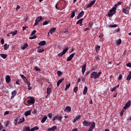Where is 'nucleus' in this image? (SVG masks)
Wrapping results in <instances>:
<instances>
[{"label": "nucleus", "instance_id": "obj_58", "mask_svg": "<svg viewBox=\"0 0 131 131\" xmlns=\"http://www.w3.org/2000/svg\"><path fill=\"white\" fill-rule=\"evenodd\" d=\"M90 73H91V71H88L85 73V75L88 76L89 74H90Z\"/></svg>", "mask_w": 131, "mask_h": 131}, {"label": "nucleus", "instance_id": "obj_15", "mask_svg": "<svg viewBox=\"0 0 131 131\" xmlns=\"http://www.w3.org/2000/svg\"><path fill=\"white\" fill-rule=\"evenodd\" d=\"M57 126L54 125L52 126V127H49L48 128V131H56V129H57Z\"/></svg>", "mask_w": 131, "mask_h": 131}, {"label": "nucleus", "instance_id": "obj_56", "mask_svg": "<svg viewBox=\"0 0 131 131\" xmlns=\"http://www.w3.org/2000/svg\"><path fill=\"white\" fill-rule=\"evenodd\" d=\"M116 88L114 87L113 88H112V89H111V92H114V91H116Z\"/></svg>", "mask_w": 131, "mask_h": 131}, {"label": "nucleus", "instance_id": "obj_38", "mask_svg": "<svg viewBox=\"0 0 131 131\" xmlns=\"http://www.w3.org/2000/svg\"><path fill=\"white\" fill-rule=\"evenodd\" d=\"M100 46L97 45L96 47H95V50L97 52V53H98V52H99V51H100Z\"/></svg>", "mask_w": 131, "mask_h": 131}, {"label": "nucleus", "instance_id": "obj_11", "mask_svg": "<svg viewBox=\"0 0 131 131\" xmlns=\"http://www.w3.org/2000/svg\"><path fill=\"white\" fill-rule=\"evenodd\" d=\"M83 15H84V11H81V12H80L78 15L77 19H80V18H82V17H83Z\"/></svg>", "mask_w": 131, "mask_h": 131}, {"label": "nucleus", "instance_id": "obj_62", "mask_svg": "<svg viewBox=\"0 0 131 131\" xmlns=\"http://www.w3.org/2000/svg\"><path fill=\"white\" fill-rule=\"evenodd\" d=\"M71 131H78V129L77 128H73Z\"/></svg>", "mask_w": 131, "mask_h": 131}, {"label": "nucleus", "instance_id": "obj_7", "mask_svg": "<svg viewBox=\"0 0 131 131\" xmlns=\"http://www.w3.org/2000/svg\"><path fill=\"white\" fill-rule=\"evenodd\" d=\"M67 51H68V48H66L64 50L62 51L61 53H59L58 56V57H62L63 55H65L66 53H67Z\"/></svg>", "mask_w": 131, "mask_h": 131}, {"label": "nucleus", "instance_id": "obj_47", "mask_svg": "<svg viewBox=\"0 0 131 131\" xmlns=\"http://www.w3.org/2000/svg\"><path fill=\"white\" fill-rule=\"evenodd\" d=\"M24 82L25 83H26V84H27V85H29H29H30V83L29 82V81H28V80L25 81Z\"/></svg>", "mask_w": 131, "mask_h": 131}, {"label": "nucleus", "instance_id": "obj_48", "mask_svg": "<svg viewBox=\"0 0 131 131\" xmlns=\"http://www.w3.org/2000/svg\"><path fill=\"white\" fill-rule=\"evenodd\" d=\"M17 122H18V118H16L14 120V123L15 125H17Z\"/></svg>", "mask_w": 131, "mask_h": 131}, {"label": "nucleus", "instance_id": "obj_18", "mask_svg": "<svg viewBox=\"0 0 131 131\" xmlns=\"http://www.w3.org/2000/svg\"><path fill=\"white\" fill-rule=\"evenodd\" d=\"M6 81L7 83H10V82H11V77L9 75H7L6 77Z\"/></svg>", "mask_w": 131, "mask_h": 131}, {"label": "nucleus", "instance_id": "obj_4", "mask_svg": "<svg viewBox=\"0 0 131 131\" xmlns=\"http://www.w3.org/2000/svg\"><path fill=\"white\" fill-rule=\"evenodd\" d=\"M27 103H28V104H30V105H33V104L35 103V99H34V98L33 97H31L30 99L27 101Z\"/></svg>", "mask_w": 131, "mask_h": 131}, {"label": "nucleus", "instance_id": "obj_2", "mask_svg": "<svg viewBox=\"0 0 131 131\" xmlns=\"http://www.w3.org/2000/svg\"><path fill=\"white\" fill-rule=\"evenodd\" d=\"M102 74V72H99L97 73V72H93L91 74L90 78L94 79H97V78H99L100 75Z\"/></svg>", "mask_w": 131, "mask_h": 131}, {"label": "nucleus", "instance_id": "obj_55", "mask_svg": "<svg viewBox=\"0 0 131 131\" xmlns=\"http://www.w3.org/2000/svg\"><path fill=\"white\" fill-rule=\"evenodd\" d=\"M122 78V75L120 74V75L119 76V77L118 78V79L119 80H120V79H121Z\"/></svg>", "mask_w": 131, "mask_h": 131}, {"label": "nucleus", "instance_id": "obj_32", "mask_svg": "<svg viewBox=\"0 0 131 131\" xmlns=\"http://www.w3.org/2000/svg\"><path fill=\"white\" fill-rule=\"evenodd\" d=\"M25 121V119H24V118H23L19 120V121L18 122V124H20L21 123H23V122H24Z\"/></svg>", "mask_w": 131, "mask_h": 131}, {"label": "nucleus", "instance_id": "obj_30", "mask_svg": "<svg viewBox=\"0 0 131 131\" xmlns=\"http://www.w3.org/2000/svg\"><path fill=\"white\" fill-rule=\"evenodd\" d=\"M46 43V41L45 40L41 41L39 43V46H45Z\"/></svg>", "mask_w": 131, "mask_h": 131}, {"label": "nucleus", "instance_id": "obj_45", "mask_svg": "<svg viewBox=\"0 0 131 131\" xmlns=\"http://www.w3.org/2000/svg\"><path fill=\"white\" fill-rule=\"evenodd\" d=\"M117 26H118L117 25H110L109 26V27H111L112 28H114L117 27Z\"/></svg>", "mask_w": 131, "mask_h": 131}, {"label": "nucleus", "instance_id": "obj_26", "mask_svg": "<svg viewBox=\"0 0 131 131\" xmlns=\"http://www.w3.org/2000/svg\"><path fill=\"white\" fill-rule=\"evenodd\" d=\"M86 93H88V87L85 86L83 92V95H86Z\"/></svg>", "mask_w": 131, "mask_h": 131}, {"label": "nucleus", "instance_id": "obj_17", "mask_svg": "<svg viewBox=\"0 0 131 131\" xmlns=\"http://www.w3.org/2000/svg\"><path fill=\"white\" fill-rule=\"evenodd\" d=\"M64 112L69 113L71 111V107L70 106H67L64 110Z\"/></svg>", "mask_w": 131, "mask_h": 131}, {"label": "nucleus", "instance_id": "obj_61", "mask_svg": "<svg viewBox=\"0 0 131 131\" xmlns=\"http://www.w3.org/2000/svg\"><path fill=\"white\" fill-rule=\"evenodd\" d=\"M103 36H104V35H103V34H100L99 37V38H102Z\"/></svg>", "mask_w": 131, "mask_h": 131}, {"label": "nucleus", "instance_id": "obj_63", "mask_svg": "<svg viewBox=\"0 0 131 131\" xmlns=\"http://www.w3.org/2000/svg\"><path fill=\"white\" fill-rule=\"evenodd\" d=\"M19 9H20V6L19 5H17V7L16 8V11H18Z\"/></svg>", "mask_w": 131, "mask_h": 131}, {"label": "nucleus", "instance_id": "obj_42", "mask_svg": "<svg viewBox=\"0 0 131 131\" xmlns=\"http://www.w3.org/2000/svg\"><path fill=\"white\" fill-rule=\"evenodd\" d=\"M50 21L49 20H47V21H44V22L43 23V26H45V25H48V24L49 23H50Z\"/></svg>", "mask_w": 131, "mask_h": 131}, {"label": "nucleus", "instance_id": "obj_39", "mask_svg": "<svg viewBox=\"0 0 131 131\" xmlns=\"http://www.w3.org/2000/svg\"><path fill=\"white\" fill-rule=\"evenodd\" d=\"M37 52L38 53H42V52H45V49H37Z\"/></svg>", "mask_w": 131, "mask_h": 131}, {"label": "nucleus", "instance_id": "obj_52", "mask_svg": "<svg viewBox=\"0 0 131 131\" xmlns=\"http://www.w3.org/2000/svg\"><path fill=\"white\" fill-rule=\"evenodd\" d=\"M4 128V126L2 125V123H0V131Z\"/></svg>", "mask_w": 131, "mask_h": 131}, {"label": "nucleus", "instance_id": "obj_12", "mask_svg": "<svg viewBox=\"0 0 131 131\" xmlns=\"http://www.w3.org/2000/svg\"><path fill=\"white\" fill-rule=\"evenodd\" d=\"M74 56H75V53H73V54H71L69 56V57L67 58V62H69V61H71V60H72V58H73V57H74Z\"/></svg>", "mask_w": 131, "mask_h": 131}, {"label": "nucleus", "instance_id": "obj_13", "mask_svg": "<svg viewBox=\"0 0 131 131\" xmlns=\"http://www.w3.org/2000/svg\"><path fill=\"white\" fill-rule=\"evenodd\" d=\"M86 69V63H85L82 66V73L83 75H84V73L85 72Z\"/></svg>", "mask_w": 131, "mask_h": 131}, {"label": "nucleus", "instance_id": "obj_21", "mask_svg": "<svg viewBox=\"0 0 131 131\" xmlns=\"http://www.w3.org/2000/svg\"><path fill=\"white\" fill-rule=\"evenodd\" d=\"M51 93H52V89H51L50 87H48L47 90V94L48 96H49V95L51 94Z\"/></svg>", "mask_w": 131, "mask_h": 131}, {"label": "nucleus", "instance_id": "obj_49", "mask_svg": "<svg viewBox=\"0 0 131 131\" xmlns=\"http://www.w3.org/2000/svg\"><path fill=\"white\" fill-rule=\"evenodd\" d=\"M61 74H62V72H61V71H57V75H58V76H61Z\"/></svg>", "mask_w": 131, "mask_h": 131}, {"label": "nucleus", "instance_id": "obj_43", "mask_svg": "<svg viewBox=\"0 0 131 131\" xmlns=\"http://www.w3.org/2000/svg\"><path fill=\"white\" fill-rule=\"evenodd\" d=\"M77 91H78V87L76 86L73 89L74 93H77Z\"/></svg>", "mask_w": 131, "mask_h": 131}, {"label": "nucleus", "instance_id": "obj_34", "mask_svg": "<svg viewBox=\"0 0 131 131\" xmlns=\"http://www.w3.org/2000/svg\"><path fill=\"white\" fill-rule=\"evenodd\" d=\"M4 49L5 51H7V50L9 49V45H8L7 43L5 44L4 46Z\"/></svg>", "mask_w": 131, "mask_h": 131}, {"label": "nucleus", "instance_id": "obj_37", "mask_svg": "<svg viewBox=\"0 0 131 131\" xmlns=\"http://www.w3.org/2000/svg\"><path fill=\"white\" fill-rule=\"evenodd\" d=\"M83 21V18H81L77 21L76 24L77 25L80 24V23H81V22H82Z\"/></svg>", "mask_w": 131, "mask_h": 131}, {"label": "nucleus", "instance_id": "obj_60", "mask_svg": "<svg viewBox=\"0 0 131 131\" xmlns=\"http://www.w3.org/2000/svg\"><path fill=\"white\" fill-rule=\"evenodd\" d=\"M125 9H126L127 11H129V10H130V7H125Z\"/></svg>", "mask_w": 131, "mask_h": 131}, {"label": "nucleus", "instance_id": "obj_29", "mask_svg": "<svg viewBox=\"0 0 131 131\" xmlns=\"http://www.w3.org/2000/svg\"><path fill=\"white\" fill-rule=\"evenodd\" d=\"M24 131H31V129L29 126H26L23 129Z\"/></svg>", "mask_w": 131, "mask_h": 131}, {"label": "nucleus", "instance_id": "obj_28", "mask_svg": "<svg viewBox=\"0 0 131 131\" xmlns=\"http://www.w3.org/2000/svg\"><path fill=\"white\" fill-rule=\"evenodd\" d=\"M131 79V72H129V74L128 75L126 80L129 81Z\"/></svg>", "mask_w": 131, "mask_h": 131}, {"label": "nucleus", "instance_id": "obj_50", "mask_svg": "<svg viewBox=\"0 0 131 131\" xmlns=\"http://www.w3.org/2000/svg\"><path fill=\"white\" fill-rule=\"evenodd\" d=\"M34 69H35V70H36V71H40V69H39L37 67H35Z\"/></svg>", "mask_w": 131, "mask_h": 131}, {"label": "nucleus", "instance_id": "obj_36", "mask_svg": "<svg viewBox=\"0 0 131 131\" xmlns=\"http://www.w3.org/2000/svg\"><path fill=\"white\" fill-rule=\"evenodd\" d=\"M70 85H71V84H70V83H69L68 84H66L65 91H67V90H69V88H70Z\"/></svg>", "mask_w": 131, "mask_h": 131}, {"label": "nucleus", "instance_id": "obj_46", "mask_svg": "<svg viewBox=\"0 0 131 131\" xmlns=\"http://www.w3.org/2000/svg\"><path fill=\"white\" fill-rule=\"evenodd\" d=\"M36 33V30H33L32 33L30 34V36H32V35H34V34Z\"/></svg>", "mask_w": 131, "mask_h": 131}, {"label": "nucleus", "instance_id": "obj_59", "mask_svg": "<svg viewBox=\"0 0 131 131\" xmlns=\"http://www.w3.org/2000/svg\"><path fill=\"white\" fill-rule=\"evenodd\" d=\"M9 113V111H6L4 113V115L6 116V115H8Z\"/></svg>", "mask_w": 131, "mask_h": 131}, {"label": "nucleus", "instance_id": "obj_8", "mask_svg": "<svg viewBox=\"0 0 131 131\" xmlns=\"http://www.w3.org/2000/svg\"><path fill=\"white\" fill-rule=\"evenodd\" d=\"M130 105H131V101L129 100L125 104V106L123 107V109H124L125 110H126L127 108H129L130 107Z\"/></svg>", "mask_w": 131, "mask_h": 131}, {"label": "nucleus", "instance_id": "obj_57", "mask_svg": "<svg viewBox=\"0 0 131 131\" xmlns=\"http://www.w3.org/2000/svg\"><path fill=\"white\" fill-rule=\"evenodd\" d=\"M9 124H10V121L8 120L6 124V126H9Z\"/></svg>", "mask_w": 131, "mask_h": 131}, {"label": "nucleus", "instance_id": "obj_9", "mask_svg": "<svg viewBox=\"0 0 131 131\" xmlns=\"http://www.w3.org/2000/svg\"><path fill=\"white\" fill-rule=\"evenodd\" d=\"M95 3H96V0L91 1L90 3L86 6V9H89V8H92V6H93V5H95Z\"/></svg>", "mask_w": 131, "mask_h": 131}, {"label": "nucleus", "instance_id": "obj_54", "mask_svg": "<svg viewBox=\"0 0 131 131\" xmlns=\"http://www.w3.org/2000/svg\"><path fill=\"white\" fill-rule=\"evenodd\" d=\"M1 42L2 45H4L5 43V39H2L1 40Z\"/></svg>", "mask_w": 131, "mask_h": 131}, {"label": "nucleus", "instance_id": "obj_25", "mask_svg": "<svg viewBox=\"0 0 131 131\" xmlns=\"http://www.w3.org/2000/svg\"><path fill=\"white\" fill-rule=\"evenodd\" d=\"M30 114H31V110L27 111L25 113V115L26 117L28 116L29 115H30Z\"/></svg>", "mask_w": 131, "mask_h": 131}, {"label": "nucleus", "instance_id": "obj_22", "mask_svg": "<svg viewBox=\"0 0 131 131\" xmlns=\"http://www.w3.org/2000/svg\"><path fill=\"white\" fill-rule=\"evenodd\" d=\"M122 12L126 15H128V14H129V11H127V10L125 9V8L122 9Z\"/></svg>", "mask_w": 131, "mask_h": 131}, {"label": "nucleus", "instance_id": "obj_35", "mask_svg": "<svg viewBox=\"0 0 131 131\" xmlns=\"http://www.w3.org/2000/svg\"><path fill=\"white\" fill-rule=\"evenodd\" d=\"M47 116H48L49 119H52V117H53V114H52V113H49L47 115Z\"/></svg>", "mask_w": 131, "mask_h": 131}, {"label": "nucleus", "instance_id": "obj_27", "mask_svg": "<svg viewBox=\"0 0 131 131\" xmlns=\"http://www.w3.org/2000/svg\"><path fill=\"white\" fill-rule=\"evenodd\" d=\"M28 47V44L26 43L24 45L21 46V49L22 50H25V49H27Z\"/></svg>", "mask_w": 131, "mask_h": 131}, {"label": "nucleus", "instance_id": "obj_10", "mask_svg": "<svg viewBox=\"0 0 131 131\" xmlns=\"http://www.w3.org/2000/svg\"><path fill=\"white\" fill-rule=\"evenodd\" d=\"M95 127H96V123L93 122L88 131H93Z\"/></svg>", "mask_w": 131, "mask_h": 131}, {"label": "nucleus", "instance_id": "obj_23", "mask_svg": "<svg viewBox=\"0 0 131 131\" xmlns=\"http://www.w3.org/2000/svg\"><path fill=\"white\" fill-rule=\"evenodd\" d=\"M77 11V10H74L71 13V18H74L75 17V13Z\"/></svg>", "mask_w": 131, "mask_h": 131}, {"label": "nucleus", "instance_id": "obj_51", "mask_svg": "<svg viewBox=\"0 0 131 131\" xmlns=\"http://www.w3.org/2000/svg\"><path fill=\"white\" fill-rule=\"evenodd\" d=\"M93 22H90V23H89V27H92V26H93Z\"/></svg>", "mask_w": 131, "mask_h": 131}, {"label": "nucleus", "instance_id": "obj_5", "mask_svg": "<svg viewBox=\"0 0 131 131\" xmlns=\"http://www.w3.org/2000/svg\"><path fill=\"white\" fill-rule=\"evenodd\" d=\"M56 119H57L58 121H61V120H62V116H54L52 118V121H55Z\"/></svg>", "mask_w": 131, "mask_h": 131}, {"label": "nucleus", "instance_id": "obj_14", "mask_svg": "<svg viewBox=\"0 0 131 131\" xmlns=\"http://www.w3.org/2000/svg\"><path fill=\"white\" fill-rule=\"evenodd\" d=\"M80 118H81V116L80 115H77L75 118L73 120V122H76V121H78Z\"/></svg>", "mask_w": 131, "mask_h": 131}, {"label": "nucleus", "instance_id": "obj_40", "mask_svg": "<svg viewBox=\"0 0 131 131\" xmlns=\"http://www.w3.org/2000/svg\"><path fill=\"white\" fill-rule=\"evenodd\" d=\"M116 45L118 46H120V45H121V39H119L117 42Z\"/></svg>", "mask_w": 131, "mask_h": 131}, {"label": "nucleus", "instance_id": "obj_6", "mask_svg": "<svg viewBox=\"0 0 131 131\" xmlns=\"http://www.w3.org/2000/svg\"><path fill=\"white\" fill-rule=\"evenodd\" d=\"M92 122L84 120L83 121V125L84 126H91Z\"/></svg>", "mask_w": 131, "mask_h": 131}, {"label": "nucleus", "instance_id": "obj_64", "mask_svg": "<svg viewBox=\"0 0 131 131\" xmlns=\"http://www.w3.org/2000/svg\"><path fill=\"white\" fill-rule=\"evenodd\" d=\"M96 60L98 61V60H100V57H99V56H97L96 57Z\"/></svg>", "mask_w": 131, "mask_h": 131}, {"label": "nucleus", "instance_id": "obj_19", "mask_svg": "<svg viewBox=\"0 0 131 131\" xmlns=\"http://www.w3.org/2000/svg\"><path fill=\"white\" fill-rule=\"evenodd\" d=\"M55 31H56V28H52V29L49 31V32L48 33V35L50 36V33H51V34H52L53 33H54V32H55Z\"/></svg>", "mask_w": 131, "mask_h": 131}, {"label": "nucleus", "instance_id": "obj_16", "mask_svg": "<svg viewBox=\"0 0 131 131\" xmlns=\"http://www.w3.org/2000/svg\"><path fill=\"white\" fill-rule=\"evenodd\" d=\"M11 99H13L16 95H17V91L14 90L13 92H11Z\"/></svg>", "mask_w": 131, "mask_h": 131}, {"label": "nucleus", "instance_id": "obj_53", "mask_svg": "<svg viewBox=\"0 0 131 131\" xmlns=\"http://www.w3.org/2000/svg\"><path fill=\"white\" fill-rule=\"evenodd\" d=\"M127 67H129V68H131V63L129 62L126 64Z\"/></svg>", "mask_w": 131, "mask_h": 131}, {"label": "nucleus", "instance_id": "obj_44", "mask_svg": "<svg viewBox=\"0 0 131 131\" xmlns=\"http://www.w3.org/2000/svg\"><path fill=\"white\" fill-rule=\"evenodd\" d=\"M32 114H37V110H36V109L34 108L33 111L32 112Z\"/></svg>", "mask_w": 131, "mask_h": 131}, {"label": "nucleus", "instance_id": "obj_31", "mask_svg": "<svg viewBox=\"0 0 131 131\" xmlns=\"http://www.w3.org/2000/svg\"><path fill=\"white\" fill-rule=\"evenodd\" d=\"M0 56L2 57V58H3V59H6L7 57H8V55L5 54H0Z\"/></svg>", "mask_w": 131, "mask_h": 131}, {"label": "nucleus", "instance_id": "obj_41", "mask_svg": "<svg viewBox=\"0 0 131 131\" xmlns=\"http://www.w3.org/2000/svg\"><path fill=\"white\" fill-rule=\"evenodd\" d=\"M18 33V31L17 30H15L12 32H11V34H12V36H14V35H16Z\"/></svg>", "mask_w": 131, "mask_h": 131}, {"label": "nucleus", "instance_id": "obj_1", "mask_svg": "<svg viewBox=\"0 0 131 131\" xmlns=\"http://www.w3.org/2000/svg\"><path fill=\"white\" fill-rule=\"evenodd\" d=\"M118 7V5L115 4L114 7H113L111 10H110V12L108 13L107 16L108 17H112L114 14L116 13V9Z\"/></svg>", "mask_w": 131, "mask_h": 131}, {"label": "nucleus", "instance_id": "obj_3", "mask_svg": "<svg viewBox=\"0 0 131 131\" xmlns=\"http://www.w3.org/2000/svg\"><path fill=\"white\" fill-rule=\"evenodd\" d=\"M43 19H45V18L42 17V16H41L37 17L36 18V19H35V24L33 26V27H34L35 26H38L39 22H41V21H42V20H43Z\"/></svg>", "mask_w": 131, "mask_h": 131}, {"label": "nucleus", "instance_id": "obj_33", "mask_svg": "<svg viewBox=\"0 0 131 131\" xmlns=\"http://www.w3.org/2000/svg\"><path fill=\"white\" fill-rule=\"evenodd\" d=\"M39 128L37 127V126H36L35 127H34L33 128H31V131H34V130H37V129H39Z\"/></svg>", "mask_w": 131, "mask_h": 131}, {"label": "nucleus", "instance_id": "obj_20", "mask_svg": "<svg viewBox=\"0 0 131 131\" xmlns=\"http://www.w3.org/2000/svg\"><path fill=\"white\" fill-rule=\"evenodd\" d=\"M64 78H62L61 79L59 80L57 83V86H59V85H60V84H61V83H62V82H63V81H64Z\"/></svg>", "mask_w": 131, "mask_h": 131}, {"label": "nucleus", "instance_id": "obj_24", "mask_svg": "<svg viewBox=\"0 0 131 131\" xmlns=\"http://www.w3.org/2000/svg\"><path fill=\"white\" fill-rule=\"evenodd\" d=\"M47 119H48V117H47L46 116H45L43 118H42L41 122L42 123H45V122H46V120H47Z\"/></svg>", "mask_w": 131, "mask_h": 131}]
</instances>
